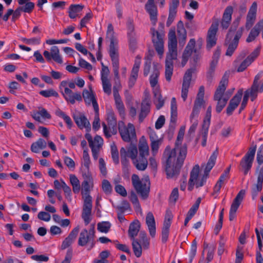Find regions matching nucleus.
I'll return each instance as SVG.
<instances>
[{
  "label": "nucleus",
  "instance_id": "f257e3e1",
  "mask_svg": "<svg viewBox=\"0 0 263 263\" xmlns=\"http://www.w3.org/2000/svg\"><path fill=\"white\" fill-rule=\"evenodd\" d=\"M185 126H181L178 134L175 143V147L170 151L167 147L164 154L169 153L166 162L165 171L168 178H175L179 174L180 168L183 164L186 156L187 149L185 147H179L183 139Z\"/></svg>",
  "mask_w": 263,
  "mask_h": 263
},
{
  "label": "nucleus",
  "instance_id": "f03ea898",
  "mask_svg": "<svg viewBox=\"0 0 263 263\" xmlns=\"http://www.w3.org/2000/svg\"><path fill=\"white\" fill-rule=\"evenodd\" d=\"M229 77V72L226 71L222 77L214 95V100L217 101L216 111L217 113H220L222 111L234 90V88H232L226 91L228 85Z\"/></svg>",
  "mask_w": 263,
  "mask_h": 263
},
{
  "label": "nucleus",
  "instance_id": "7ed1b4c3",
  "mask_svg": "<svg viewBox=\"0 0 263 263\" xmlns=\"http://www.w3.org/2000/svg\"><path fill=\"white\" fill-rule=\"evenodd\" d=\"M168 37V51L165 60V76L166 81L170 82L173 74V60H176L177 57V40L174 30L169 31Z\"/></svg>",
  "mask_w": 263,
  "mask_h": 263
},
{
  "label": "nucleus",
  "instance_id": "20e7f679",
  "mask_svg": "<svg viewBox=\"0 0 263 263\" xmlns=\"http://www.w3.org/2000/svg\"><path fill=\"white\" fill-rule=\"evenodd\" d=\"M163 29L164 24L162 23L159 24V29L158 30H156L154 27H152L150 29L152 42L159 54H162L163 52V39L165 35Z\"/></svg>",
  "mask_w": 263,
  "mask_h": 263
},
{
  "label": "nucleus",
  "instance_id": "39448f33",
  "mask_svg": "<svg viewBox=\"0 0 263 263\" xmlns=\"http://www.w3.org/2000/svg\"><path fill=\"white\" fill-rule=\"evenodd\" d=\"M132 182L137 194H139L143 199L145 200L147 199L149 192V182L146 180H141L139 177L134 174L132 176Z\"/></svg>",
  "mask_w": 263,
  "mask_h": 263
},
{
  "label": "nucleus",
  "instance_id": "423d86ee",
  "mask_svg": "<svg viewBox=\"0 0 263 263\" xmlns=\"http://www.w3.org/2000/svg\"><path fill=\"white\" fill-rule=\"evenodd\" d=\"M199 166L195 165L192 168L190 176V179L188 183V190L192 191L194 185L197 188L202 186L206 182L207 177L204 174L200 178L199 177Z\"/></svg>",
  "mask_w": 263,
  "mask_h": 263
},
{
  "label": "nucleus",
  "instance_id": "0eeeda50",
  "mask_svg": "<svg viewBox=\"0 0 263 263\" xmlns=\"http://www.w3.org/2000/svg\"><path fill=\"white\" fill-rule=\"evenodd\" d=\"M83 181L82 182L81 194L83 198H92L90 195L91 190L93 189V179L90 171H81Z\"/></svg>",
  "mask_w": 263,
  "mask_h": 263
},
{
  "label": "nucleus",
  "instance_id": "6e6552de",
  "mask_svg": "<svg viewBox=\"0 0 263 263\" xmlns=\"http://www.w3.org/2000/svg\"><path fill=\"white\" fill-rule=\"evenodd\" d=\"M95 236L94 227L91 228L89 231L86 229L82 230L80 233L78 242V245L83 247L88 244L89 245L88 250L91 249L95 245Z\"/></svg>",
  "mask_w": 263,
  "mask_h": 263
},
{
  "label": "nucleus",
  "instance_id": "1a4fd4ad",
  "mask_svg": "<svg viewBox=\"0 0 263 263\" xmlns=\"http://www.w3.org/2000/svg\"><path fill=\"white\" fill-rule=\"evenodd\" d=\"M64 89V92L62 94L64 99L67 102L74 104L76 101L81 102L82 101V97L80 92H73L70 89L67 87V81H63L60 84V89Z\"/></svg>",
  "mask_w": 263,
  "mask_h": 263
},
{
  "label": "nucleus",
  "instance_id": "9d476101",
  "mask_svg": "<svg viewBox=\"0 0 263 263\" xmlns=\"http://www.w3.org/2000/svg\"><path fill=\"white\" fill-rule=\"evenodd\" d=\"M119 132L122 140L128 142L136 137L135 128L133 124L128 123L125 125L123 122L119 123Z\"/></svg>",
  "mask_w": 263,
  "mask_h": 263
},
{
  "label": "nucleus",
  "instance_id": "9b49d317",
  "mask_svg": "<svg viewBox=\"0 0 263 263\" xmlns=\"http://www.w3.org/2000/svg\"><path fill=\"white\" fill-rule=\"evenodd\" d=\"M256 150V145L249 148V151L240 162V165L246 175L252 167Z\"/></svg>",
  "mask_w": 263,
  "mask_h": 263
},
{
  "label": "nucleus",
  "instance_id": "f8f14e48",
  "mask_svg": "<svg viewBox=\"0 0 263 263\" xmlns=\"http://www.w3.org/2000/svg\"><path fill=\"white\" fill-rule=\"evenodd\" d=\"M219 26V21L215 20L211 25L208 31L206 37V48L208 49H211L216 44L217 38L216 33L218 31Z\"/></svg>",
  "mask_w": 263,
  "mask_h": 263
},
{
  "label": "nucleus",
  "instance_id": "ddd939ff",
  "mask_svg": "<svg viewBox=\"0 0 263 263\" xmlns=\"http://www.w3.org/2000/svg\"><path fill=\"white\" fill-rule=\"evenodd\" d=\"M138 151L137 146L135 145L131 144L126 151L124 147L120 149V156L121 158V163L123 165L128 163L126 157H129L132 161H134L137 157Z\"/></svg>",
  "mask_w": 263,
  "mask_h": 263
},
{
  "label": "nucleus",
  "instance_id": "4468645a",
  "mask_svg": "<svg viewBox=\"0 0 263 263\" xmlns=\"http://www.w3.org/2000/svg\"><path fill=\"white\" fill-rule=\"evenodd\" d=\"M84 200L82 218L84 220L85 224H88L91 221V215L92 208V199L87 198H83Z\"/></svg>",
  "mask_w": 263,
  "mask_h": 263
},
{
  "label": "nucleus",
  "instance_id": "2eb2a0df",
  "mask_svg": "<svg viewBox=\"0 0 263 263\" xmlns=\"http://www.w3.org/2000/svg\"><path fill=\"white\" fill-rule=\"evenodd\" d=\"M246 194L244 190H240L234 199L229 212V220L232 221L236 217V213Z\"/></svg>",
  "mask_w": 263,
  "mask_h": 263
},
{
  "label": "nucleus",
  "instance_id": "dca6fc26",
  "mask_svg": "<svg viewBox=\"0 0 263 263\" xmlns=\"http://www.w3.org/2000/svg\"><path fill=\"white\" fill-rule=\"evenodd\" d=\"M195 43L196 41L194 39H190L187 43L182 54V60L181 62L182 67L185 66L193 52L195 53L197 57L198 56L199 51L196 48H195Z\"/></svg>",
  "mask_w": 263,
  "mask_h": 263
},
{
  "label": "nucleus",
  "instance_id": "f3484780",
  "mask_svg": "<svg viewBox=\"0 0 263 263\" xmlns=\"http://www.w3.org/2000/svg\"><path fill=\"white\" fill-rule=\"evenodd\" d=\"M43 55L47 62H51L53 60L54 62L58 64H62L63 60L60 53V50L58 46H53L50 48V52L45 50Z\"/></svg>",
  "mask_w": 263,
  "mask_h": 263
},
{
  "label": "nucleus",
  "instance_id": "a211bd4d",
  "mask_svg": "<svg viewBox=\"0 0 263 263\" xmlns=\"http://www.w3.org/2000/svg\"><path fill=\"white\" fill-rule=\"evenodd\" d=\"M193 71V70L192 69H188L185 73L183 77L181 90V97L183 101H185L187 97L189 88L191 84Z\"/></svg>",
  "mask_w": 263,
  "mask_h": 263
},
{
  "label": "nucleus",
  "instance_id": "6ab92c4d",
  "mask_svg": "<svg viewBox=\"0 0 263 263\" xmlns=\"http://www.w3.org/2000/svg\"><path fill=\"white\" fill-rule=\"evenodd\" d=\"M243 94V89L238 90L235 96L231 99L227 108L226 112L228 116L232 114L233 111L237 107L241 101Z\"/></svg>",
  "mask_w": 263,
  "mask_h": 263
},
{
  "label": "nucleus",
  "instance_id": "aec40b11",
  "mask_svg": "<svg viewBox=\"0 0 263 263\" xmlns=\"http://www.w3.org/2000/svg\"><path fill=\"white\" fill-rule=\"evenodd\" d=\"M243 94V89L238 90L235 96L231 99L227 108L226 112L228 116L232 114L233 111L237 107L241 101Z\"/></svg>",
  "mask_w": 263,
  "mask_h": 263
},
{
  "label": "nucleus",
  "instance_id": "412c9836",
  "mask_svg": "<svg viewBox=\"0 0 263 263\" xmlns=\"http://www.w3.org/2000/svg\"><path fill=\"white\" fill-rule=\"evenodd\" d=\"M145 8L149 15L153 25L155 26L157 22L158 11L154 0H148L145 5Z\"/></svg>",
  "mask_w": 263,
  "mask_h": 263
},
{
  "label": "nucleus",
  "instance_id": "4be33fe9",
  "mask_svg": "<svg viewBox=\"0 0 263 263\" xmlns=\"http://www.w3.org/2000/svg\"><path fill=\"white\" fill-rule=\"evenodd\" d=\"M233 12V8L231 6L227 7L225 9L220 23L221 27L222 29L226 30L229 27L232 20Z\"/></svg>",
  "mask_w": 263,
  "mask_h": 263
},
{
  "label": "nucleus",
  "instance_id": "5701e85b",
  "mask_svg": "<svg viewBox=\"0 0 263 263\" xmlns=\"http://www.w3.org/2000/svg\"><path fill=\"white\" fill-rule=\"evenodd\" d=\"M140 59H136L133 67L132 68L130 77L128 82V85L129 88H132L135 84L138 76V72L140 66Z\"/></svg>",
  "mask_w": 263,
  "mask_h": 263
},
{
  "label": "nucleus",
  "instance_id": "b1692460",
  "mask_svg": "<svg viewBox=\"0 0 263 263\" xmlns=\"http://www.w3.org/2000/svg\"><path fill=\"white\" fill-rule=\"evenodd\" d=\"M177 32L179 45L182 47L185 45L186 39V31L181 21L178 22L177 26Z\"/></svg>",
  "mask_w": 263,
  "mask_h": 263
},
{
  "label": "nucleus",
  "instance_id": "393cba45",
  "mask_svg": "<svg viewBox=\"0 0 263 263\" xmlns=\"http://www.w3.org/2000/svg\"><path fill=\"white\" fill-rule=\"evenodd\" d=\"M108 53L112 63L119 62V49L118 41H110Z\"/></svg>",
  "mask_w": 263,
  "mask_h": 263
},
{
  "label": "nucleus",
  "instance_id": "a878e982",
  "mask_svg": "<svg viewBox=\"0 0 263 263\" xmlns=\"http://www.w3.org/2000/svg\"><path fill=\"white\" fill-rule=\"evenodd\" d=\"M73 119L80 129L86 128L87 131H89L91 128L90 124L87 118L83 114L74 115Z\"/></svg>",
  "mask_w": 263,
  "mask_h": 263
},
{
  "label": "nucleus",
  "instance_id": "bb28decb",
  "mask_svg": "<svg viewBox=\"0 0 263 263\" xmlns=\"http://www.w3.org/2000/svg\"><path fill=\"white\" fill-rule=\"evenodd\" d=\"M79 231V228L78 227H76L71 231L68 236L63 240L61 247L62 250L66 249L73 242Z\"/></svg>",
  "mask_w": 263,
  "mask_h": 263
},
{
  "label": "nucleus",
  "instance_id": "cd10ccee",
  "mask_svg": "<svg viewBox=\"0 0 263 263\" xmlns=\"http://www.w3.org/2000/svg\"><path fill=\"white\" fill-rule=\"evenodd\" d=\"M263 183V166L260 169L258 177L257 183L252 189V199H254L257 196L258 192H260L262 188Z\"/></svg>",
  "mask_w": 263,
  "mask_h": 263
},
{
  "label": "nucleus",
  "instance_id": "c85d7f7f",
  "mask_svg": "<svg viewBox=\"0 0 263 263\" xmlns=\"http://www.w3.org/2000/svg\"><path fill=\"white\" fill-rule=\"evenodd\" d=\"M83 97L86 103L90 104L92 103L96 113L98 114L99 111V106L95 96L88 90L84 89L83 91Z\"/></svg>",
  "mask_w": 263,
  "mask_h": 263
},
{
  "label": "nucleus",
  "instance_id": "c756f323",
  "mask_svg": "<svg viewBox=\"0 0 263 263\" xmlns=\"http://www.w3.org/2000/svg\"><path fill=\"white\" fill-rule=\"evenodd\" d=\"M263 26V20L258 22L251 30L246 41L248 43L253 41L259 34Z\"/></svg>",
  "mask_w": 263,
  "mask_h": 263
},
{
  "label": "nucleus",
  "instance_id": "7c9ffc66",
  "mask_svg": "<svg viewBox=\"0 0 263 263\" xmlns=\"http://www.w3.org/2000/svg\"><path fill=\"white\" fill-rule=\"evenodd\" d=\"M231 31V29H230L229 33L227 34L226 40H225V44L228 45V49L226 52V55L227 56L231 57L237 48L238 46V43H236L235 41H231V37L229 39L230 36V32Z\"/></svg>",
  "mask_w": 263,
  "mask_h": 263
},
{
  "label": "nucleus",
  "instance_id": "2f4dec72",
  "mask_svg": "<svg viewBox=\"0 0 263 263\" xmlns=\"http://www.w3.org/2000/svg\"><path fill=\"white\" fill-rule=\"evenodd\" d=\"M146 223L148 227L149 234L152 237L156 234V224L154 216L152 213L148 212L146 216Z\"/></svg>",
  "mask_w": 263,
  "mask_h": 263
},
{
  "label": "nucleus",
  "instance_id": "473e14b6",
  "mask_svg": "<svg viewBox=\"0 0 263 263\" xmlns=\"http://www.w3.org/2000/svg\"><path fill=\"white\" fill-rule=\"evenodd\" d=\"M140 229V223L139 220H136L132 222L129 227L128 235L132 240L135 239Z\"/></svg>",
  "mask_w": 263,
  "mask_h": 263
},
{
  "label": "nucleus",
  "instance_id": "72a5a7b5",
  "mask_svg": "<svg viewBox=\"0 0 263 263\" xmlns=\"http://www.w3.org/2000/svg\"><path fill=\"white\" fill-rule=\"evenodd\" d=\"M218 154V152L217 149H216L212 154L211 157H210L208 162L206 165L204 175H206V177L208 178L209 176V172L211 171L212 168L213 167L215 164L216 160L217 159V157Z\"/></svg>",
  "mask_w": 263,
  "mask_h": 263
},
{
  "label": "nucleus",
  "instance_id": "f704fd0d",
  "mask_svg": "<svg viewBox=\"0 0 263 263\" xmlns=\"http://www.w3.org/2000/svg\"><path fill=\"white\" fill-rule=\"evenodd\" d=\"M133 163L136 168L139 171H144L148 164L147 158L146 157H140L137 158L133 161Z\"/></svg>",
  "mask_w": 263,
  "mask_h": 263
},
{
  "label": "nucleus",
  "instance_id": "c9c22d12",
  "mask_svg": "<svg viewBox=\"0 0 263 263\" xmlns=\"http://www.w3.org/2000/svg\"><path fill=\"white\" fill-rule=\"evenodd\" d=\"M138 148L140 157H146V156L148 155L149 147L145 139H143L140 140Z\"/></svg>",
  "mask_w": 263,
  "mask_h": 263
},
{
  "label": "nucleus",
  "instance_id": "e433bc0d",
  "mask_svg": "<svg viewBox=\"0 0 263 263\" xmlns=\"http://www.w3.org/2000/svg\"><path fill=\"white\" fill-rule=\"evenodd\" d=\"M150 111V103L147 102H143L141 104V111L139 116V120L142 122Z\"/></svg>",
  "mask_w": 263,
  "mask_h": 263
},
{
  "label": "nucleus",
  "instance_id": "4c0bfd02",
  "mask_svg": "<svg viewBox=\"0 0 263 263\" xmlns=\"http://www.w3.org/2000/svg\"><path fill=\"white\" fill-rule=\"evenodd\" d=\"M258 91V87L255 85H252L251 87L245 91L243 97L247 96V99L249 100V98H251V100L254 101L257 97Z\"/></svg>",
  "mask_w": 263,
  "mask_h": 263
},
{
  "label": "nucleus",
  "instance_id": "58836bf2",
  "mask_svg": "<svg viewBox=\"0 0 263 263\" xmlns=\"http://www.w3.org/2000/svg\"><path fill=\"white\" fill-rule=\"evenodd\" d=\"M46 142L43 139L40 138L31 145V151L35 153H38L40 149H44L46 147Z\"/></svg>",
  "mask_w": 263,
  "mask_h": 263
},
{
  "label": "nucleus",
  "instance_id": "ea45409f",
  "mask_svg": "<svg viewBox=\"0 0 263 263\" xmlns=\"http://www.w3.org/2000/svg\"><path fill=\"white\" fill-rule=\"evenodd\" d=\"M70 183L72 186V191L74 193L78 194L80 192L81 185L80 181L75 175L71 174L69 176Z\"/></svg>",
  "mask_w": 263,
  "mask_h": 263
},
{
  "label": "nucleus",
  "instance_id": "a19ab883",
  "mask_svg": "<svg viewBox=\"0 0 263 263\" xmlns=\"http://www.w3.org/2000/svg\"><path fill=\"white\" fill-rule=\"evenodd\" d=\"M90 160L88 152L86 149L83 151V162L81 164V171H90L89 166Z\"/></svg>",
  "mask_w": 263,
  "mask_h": 263
},
{
  "label": "nucleus",
  "instance_id": "79ce46f5",
  "mask_svg": "<svg viewBox=\"0 0 263 263\" xmlns=\"http://www.w3.org/2000/svg\"><path fill=\"white\" fill-rule=\"evenodd\" d=\"M160 74L159 69L155 65L153 67V71L149 79V83L152 88H155L158 84V79Z\"/></svg>",
  "mask_w": 263,
  "mask_h": 263
},
{
  "label": "nucleus",
  "instance_id": "37998d69",
  "mask_svg": "<svg viewBox=\"0 0 263 263\" xmlns=\"http://www.w3.org/2000/svg\"><path fill=\"white\" fill-rule=\"evenodd\" d=\"M171 121L173 123L175 122L177 117V106L176 100L174 97L171 100Z\"/></svg>",
  "mask_w": 263,
  "mask_h": 263
},
{
  "label": "nucleus",
  "instance_id": "c03bdc74",
  "mask_svg": "<svg viewBox=\"0 0 263 263\" xmlns=\"http://www.w3.org/2000/svg\"><path fill=\"white\" fill-rule=\"evenodd\" d=\"M219 54V51L217 50L214 54L213 60L211 62L210 69L208 72V74L210 75L211 77H212V74L214 73L215 67L217 64Z\"/></svg>",
  "mask_w": 263,
  "mask_h": 263
},
{
  "label": "nucleus",
  "instance_id": "a18cd8bd",
  "mask_svg": "<svg viewBox=\"0 0 263 263\" xmlns=\"http://www.w3.org/2000/svg\"><path fill=\"white\" fill-rule=\"evenodd\" d=\"M130 201L134 205V208L137 212H142V209L140 203L139 202L138 197L136 193L134 192H132L129 196Z\"/></svg>",
  "mask_w": 263,
  "mask_h": 263
},
{
  "label": "nucleus",
  "instance_id": "49530a36",
  "mask_svg": "<svg viewBox=\"0 0 263 263\" xmlns=\"http://www.w3.org/2000/svg\"><path fill=\"white\" fill-rule=\"evenodd\" d=\"M132 246L134 253L137 257H140L142 255V247L137 239H133Z\"/></svg>",
  "mask_w": 263,
  "mask_h": 263
},
{
  "label": "nucleus",
  "instance_id": "de8ad7c7",
  "mask_svg": "<svg viewBox=\"0 0 263 263\" xmlns=\"http://www.w3.org/2000/svg\"><path fill=\"white\" fill-rule=\"evenodd\" d=\"M149 138L151 141V146L152 151L153 154L154 155L158 152L159 146L161 143V141L160 139L155 140L152 135L150 136Z\"/></svg>",
  "mask_w": 263,
  "mask_h": 263
},
{
  "label": "nucleus",
  "instance_id": "09e8293b",
  "mask_svg": "<svg viewBox=\"0 0 263 263\" xmlns=\"http://www.w3.org/2000/svg\"><path fill=\"white\" fill-rule=\"evenodd\" d=\"M201 199L199 197L197 199L195 203L192 206L189 211L187 212V216L191 218H192L197 211L199 204L201 203Z\"/></svg>",
  "mask_w": 263,
  "mask_h": 263
},
{
  "label": "nucleus",
  "instance_id": "8fccbe9b",
  "mask_svg": "<svg viewBox=\"0 0 263 263\" xmlns=\"http://www.w3.org/2000/svg\"><path fill=\"white\" fill-rule=\"evenodd\" d=\"M111 227V224L108 221L99 222L97 224V229L102 233H107Z\"/></svg>",
  "mask_w": 263,
  "mask_h": 263
},
{
  "label": "nucleus",
  "instance_id": "3c124183",
  "mask_svg": "<svg viewBox=\"0 0 263 263\" xmlns=\"http://www.w3.org/2000/svg\"><path fill=\"white\" fill-rule=\"evenodd\" d=\"M211 112H212V106H209L208 107L205 117L203 121V128H205L207 130L210 126V120L211 118Z\"/></svg>",
  "mask_w": 263,
  "mask_h": 263
},
{
  "label": "nucleus",
  "instance_id": "603ef678",
  "mask_svg": "<svg viewBox=\"0 0 263 263\" xmlns=\"http://www.w3.org/2000/svg\"><path fill=\"white\" fill-rule=\"evenodd\" d=\"M104 92L107 95L111 93V84L108 79L101 80Z\"/></svg>",
  "mask_w": 263,
  "mask_h": 263
},
{
  "label": "nucleus",
  "instance_id": "864d4df0",
  "mask_svg": "<svg viewBox=\"0 0 263 263\" xmlns=\"http://www.w3.org/2000/svg\"><path fill=\"white\" fill-rule=\"evenodd\" d=\"M170 226H168V224H165V225H163V227L162 229V233H161V236H162V242L163 243H165L169 235V230H170Z\"/></svg>",
  "mask_w": 263,
  "mask_h": 263
},
{
  "label": "nucleus",
  "instance_id": "5fc2aeb1",
  "mask_svg": "<svg viewBox=\"0 0 263 263\" xmlns=\"http://www.w3.org/2000/svg\"><path fill=\"white\" fill-rule=\"evenodd\" d=\"M114 34L115 32L112 24H108L106 31V37L110 41H117V39L114 35Z\"/></svg>",
  "mask_w": 263,
  "mask_h": 263
},
{
  "label": "nucleus",
  "instance_id": "6e6d98bb",
  "mask_svg": "<svg viewBox=\"0 0 263 263\" xmlns=\"http://www.w3.org/2000/svg\"><path fill=\"white\" fill-rule=\"evenodd\" d=\"M39 93L46 98H48L51 96L58 97L59 96L58 93L52 89L41 90L40 91Z\"/></svg>",
  "mask_w": 263,
  "mask_h": 263
},
{
  "label": "nucleus",
  "instance_id": "4d7b16f0",
  "mask_svg": "<svg viewBox=\"0 0 263 263\" xmlns=\"http://www.w3.org/2000/svg\"><path fill=\"white\" fill-rule=\"evenodd\" d=\"M111 156L114 162L118 164L119 163V153L117 146L114 144L111 146Z\"/></svg>",
  "mask_w": 263,
  "mask_h": 263
},
{
  "label": "nucleus",
  "instance_id": "13d9d810",
  "mask_svg": "<svg viewBox=\"0 0 263 263\" xmlns=\"http://www.w3.org/2000/svg\"><path fill=\"white\" fill-rule=\"evenodd\" d=\"M127 36L128 37L135 36V27L131 21H129L127 24Z\"/></svg>",
  "mask_w": 263,
  "mask_h": 263
},
{
  "label": "nucleus",
  "instance_id": "bf43d9fd",
  "mask_svg": "<svg viewBox=\"0 0 263 263\" xmlns=\"http://www.w3.org/2000/svg\"><path fill=\"white\" fill-rule=\"evenodd\" d=\"M21 40L27 44L38 45L40 43V37H32L31 39L23 37Z\"/></svg>",
  "mask_w": 263,
  "mask_h": 263
},
{
  "label": "nucleus",
  "instance_id": "052dcab7",
  "mask_svg": "<svg viewBox=\"0 0 263 263\" xmlns=\"http://www.w3.org/2000/svg\"><path fill=\"white\" fill-rule=\"evenodd\" d=\"M251 63V61L249 60V58H246L241 62L237 71L238 72L243 71Z\"/></svg>",
  "mask_w": 263,
  "mask_h": 263
},
{
  "label": "nucleus",
  "instance_id": "680f3d73",
  "mask_svg": "<svg viewBox=\"0 0 263 263\" xmlns=\"http://www.w3.org/2000/svg\"><path fill=\"white\" fill-rule=\"evenodd\" d=\"M64 161L65 164L69 168L74 170L75 168V162L70 157L68 156H64Z\"/></svg>",
  "mask_w": 263,
  "mask_h": 263
},
{
  "label": "nucleus",
  "instance_id": "e2e57ef3",
  "mask_svg": "<svg viewBox=\"0 0 263 263\" xmlns=\"http://www.w3.org/2000/svg\"><path fill=\"white\" fill-rule=\"evenodd\" d=\"M179 197L178 190L177 187L174 188L170 196V202L174 204L177 200Z\"/></svg>",
  "mask_w": 263,
  "mask_h": 263
},
{
  "label": "nucleus",
  "instance_id": "0e129e2a",
  "mask_svg": "<svg viewBox=\"0 0 263 263\" xmlns=\"http://www.w3.org/2000/svg\"><path fill=\"white\" fill-rule=\"evenodd\" d=\"M256 19V16L247 14L246 28L249 30L253 25Z\"/></svg>",
  "mask_w": 263,
  "mask_h": 263
},
{
  "label": "nucleus",
  "instance_id": "69168bd1",
  "mask_svg": "<svg viewBox=\"0 0 263 263\" xmlns=\"http://www.w3.org/2000/svg\"><path fill=\"white\" fill-rule=\"evenodd\" d=\"M37 218L41 220L49 221L50 220V215L46 212L41 211L38 213Z\"/></svg>",
  "mask_w": 263,
  "mask_h": 263
},
{
  "label": "nucleus",
  "instance_id": "338daca9",
  "mask_svg": "<svg viewBox=\"0 0 263 263\" xmlns=\"http://www.w3.org/2000/svg\"><path fill=\"white\" fill-rule=\"evenodd\" d=\"M23 11L30 13L34 8V4L32 2H27L25 3L24 7H21Z\"/></svg>",
  "mask_w": 263,
  "mask_h": 263
},
{
  "label": "nucleus",
  "instance_id": "774afa93",
  "mask_svg": "<svg viewBox=\"0 0 263 263\" xmlns=\"http://www.w3.org/2000/svg\"><path fill=\"white\" fill-rule=\"evenodd\" d=\"M256 160L259 165L263 163V145H261L258 149Z\"/></svg>",
  "mask_w": 263,
  "mask_h": 263
}]
</instances>
